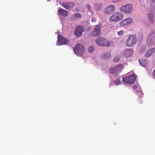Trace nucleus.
I'll return each mask as SVG.
<instances>
[{
	"label": "nucleus",
	"instance_id": "7c9ffc66",
	"mask_svg": "<svg viewBox=\"0 0 155 155\" xmlns=\"http://www.w3.org/2000/svg\"><path fill=\"white\" fill-rule=\"evenodd\" d=\"M124 33V30H121L119 31L117 33V34L118 35L121 36L123 35Z\"/></svg>",
	"mask_w": 155,
	"mask_h": 155
},
{
	"label": "nucleus",
	"instance_id": "412c9836",
	"mask_svg": "<svg viewBox=\"0 0 155 155\" xmlns=\"http://www.w3.org/2000/svg\"><path fill=\"white\" fill-rule=\"evenodd\" d=\"M58 12L64 16H67L68 14V11L63 9H60L58 10Z\"/></svg>",
	"mask_w": 155,
	"mask_h": 155
},
{
	"label": "nucleus",
	"instance_id": "f3484780",
	"mask_svg": "<svg viewBox=\"0 0 155 155\" xmlns=\"http://www.w3.org/2000/svg\"><path fill=\"white\" fill-rule=\"evenodd\" d=\"M148 18L150 22L152 23L155 21V13L150 12L148 14Z\"/></svg>",
	"mask_w": 155,
	"mask_h": 155
},
{
	"label": "nucleus",
	"instance_id": "393cba45",
	"mask_svg": "<svg viewBox=\"0 0 155 155\" xmlns=\"http://www.w3.org/2000/svg\"><path fill=\"white\" fill-rule=\"evenodd\" d=\"M151 8H155V0H150Z\"/></svg>",
	"mask_w": 155,
	"mask_h": 155
},
{
	"label": "nucleus",
	"instance_id": "2eb2a0df",
	"mask_svg": "<svg viewBox=\"0 0 155 155\" xmlns=\"http://www.w3.org/2000/svg\"><path fill=\"white\" fill-rule=\"evenodd\" d=\"M115 10V7L113 5H110L104 10V12L107 14H110Z\"/></svg>",
	"mask_w": 155,
	"mask_h": 155
},
{
	"label": "nucleus",
	"instance_id": "0eeeda50",
	"mask_svg": "<svg viewBox=\"0 0 155 155\" xmlns=\"http://www.w3.org/2000/svg\"><path fill=\"white\" fill-rule=\"evenodd\" d=\"M123 68V66L122 64L116 65L110 68V72L111 74H114L115 75L117 76L122 71Z\"/></svg>",
	"mask_w": 155,
	"mask_h": 155
},
{
	"label": "nucleus",
	"instance_id": "a211bd4d",
	"mask_svg": "<svg viewBox=\"0 0 155 155\" xmlns=\"http://www.w3.org/2000/svg\"><path fill=\"white\" fill-rule=\"evenodd\" d=\"M93 6L94 9L96 11L102 9L103 6V4L100 3H94L93 4Z\"/></svg>",
	"mask_w": 155,
	"mask_h": 155
},
{
	"label": "nucleus",
	"instance_id": "aec40b11",
	"mask_svg": "<svg viewBox=\"0 0 155 155\" xmlns=\"http://www.w3.org/2000/svg\"><path fill=\"white\" fill-rule=\"evenodd\" d=\"M140 64L143 66L146 67L147 66L148 61L146 59H142L139 60Z\"/></svg>",
	"mask_w": 155,
	"mask_h": 155
},
{
	"label": "nucleus",
	"instance_id": "6ab92c4d",
	"mask_svg": "<svg viewBox=\"0 0 155 155\" xmlns=\"http://www.w3.org/2000/svg\"><path fill=\"white\" fill-rule=\"evenodd\" d=\"M81 17V15L79 13L74 14L71 16V18L73 20H77Z\"/></svg>",
	"mask_w": 155,
	"mask_h": 155
},
{
	"label": "nucleus",
	"instance_id": "b1692460",
	"mask_svg": "<svg viewBox=\"0 0 155 155\" xmlns=\"http://www.w3.org/2000/svg\"><path fill=\"white\" fill-rule=\"evenodd\" d=\"M120 26L121 27H124L127 25V23L125 19L122 20L119 23Z\"/></svg>",
	"mask_w": 155,
	"mask_h": 155
},
{
	"label": "nucleus",
	"instance_id": "c756f323",
	"mask_svg": "<svg viewBox=\"0 0 155 155\" xmlns=\"http://www.w3.org/2000/svg\"><path fill=\"white\" fill-rule=\"evenodd\" d=\"M120 80L118 78H117L114 81V83L118 85V84L120 83Z\"/></svg>",
	"mask_w": 155,
	"mask_h": 155
},
{
	"label": "nucleus",
	"instance_id": "dca6fc26",
	"mask_svg": "<svg viewBox=\"0 0 155 155\" xmlns=\"http://www.w3.org/2000/svg\"><path fill=\"white\" fill-rule=\"evenodd\" d=\"M155 52V48L150 49L147 51L144 54V56L146 58H149Z\"/></svg>",
	"mask_w": 155,
	"mask_h": 155
},
{
	"label": "nucleus",
	"instance_id": "f8f14e48",
	"mask_svg": "<svg viewBox=\"0 0 155 155\" xmlns=\"http://www.w3.org/2000/svg\"><path fill=\"white\" fill-rule=\"evenodd\" d=\"M62 5L65 9L70 10L74 7L75 4L72 2H63Z\"/></svg>",
	"mask_w": 155,
	"mask_h": 155
},
{
	"label": "nucleus",
	"instance_id": "2f4dec72",
	"mask_svg": "<svg viewBox=\"0 0 155 155\" xmlns=\"http://www.w3.org/2000/svg\"><path fill=\"white\" fill-rule=\"evenodd\" d=\"M96 18H95V17H92L91 19V21L92 22H95L96 21Z\"/></svg>",
	"mask_w": 155,
	"mask_h": 155
},
{
	"label": "nucleus",
	"instance_id": "f03ea898",
	"mask_svg": "<svg viewBox=\"0 0 155 155\" xmlns=\"http://www.w3.org/2000/svg\"><path fill=\"white\" fill-rule=\"evenodd\" d=\"M155 43V33L153 31H151L147 37V44L149 48L154 46Z\"/></svg>",
	"mask_w": 155,
	"mask_h": 155
},
{
	"label": "nucleus",
	"instance_id": "20e7f679",
	"mask_svg": "<svg viewBox=\"0 0 155 155\" xmlns=\"http://www.w3.org/2000/svg\"><path fill=\"white\" fill-rule=\"evenodd\" d=\"M136 77L132 74V75L126 76L123 78V83L125 85H130L133 84L135 81Z\"/></svg>",
	"mask_w": 155,
	"mask_h": 155
},
{
	"label": "nucleus",
	"instance_id": "c85d7f7f",
	"mask_svg": "<svg viewBox=\"0 0 155 155\" xmlns=\"http://www.w3.org/2000/svg\"><path fill=\"white\" fill-rule=\"evenodd\" d=\"M127 25L130 24L132 21V19L131 18H128L125 19Z\"/></svg>",
	"mask_w": 155,
	"mask_h": 155
},
{
	"label": "nucleus",
	"instance_id": "f257e3e1",
	"mask_svg": "<svg viewBox=\"0 0 155 155\" xmlns=\"http://www.w3.org/2000/svg\"><path fill=\"white\" fill-rule=\"evenodd\" d=\"M95 42L98 45L102 47H108L112 44L111 41H108L101 37L97 38L95 40Z\"/></svg>",
	"mask_w": 155,
	"mask_h": 155
},
{
	"label": "nucleus",
	"instance_id": "72a5a7b5",
	"mask_svg": "<svg viewBox=\"0 0 155 155\" xmlns=\"http://www.w3.org/2000/svg\"><path fill=\"white\" fill-rule=\"evenodd\" d=\"M121 0H113V1L114 2H118L120 1Z\"/></svg>",
	"mask_w": 155,
	"mask_h": 155
},
{
	"label": "nucleus",
	"instance_id": "cd10ccee",
	"mask_svg": "<svg viewBox=\"0 0 155 155\" xmlns=\"http://www.w3.org/2000/svg\"><path fill=\"white\" fill-rule=\"evenodd\" d=\"M120 58V55L116 56L114 58L113 61L114 62H117L119 61Z\"/></svg>",
	"mask_w": 155,
	"mask_h": 155
},
{
	"label": "nucleus",
	"instance_id": "a878e982",
	"mask_svg": "<svg viewBox=\"0 0 155 155\" xmlns=\"http://www.w3.org/2000/svg\"><path fill=\"white\" fill-rule=\"evenodd\" d=\"M137 94L140 97H141L143 95V93L140 89H139L138 91H136Z\"/></svg>",
	"mask_w": 155,
	"mask_h": 155
},
{
	"label": "nucleus",
	"instance_id": "6e6552de",
	"mask_svg": "<svg viewBox=\"0 0 155 155\" xmlns=\"http://www.w3.org/2000/svg\"><path fill=\"white\" fill-rule=\"evenodd\" d=\"M73 50L75 54L78 56H81L84 52V46L80 44L76 45Z\"/></svg>",
	"mask_w": 155,
	"mask_h": 155
},
{
	"label": "nucleus",
	"instance_id": "9b49d317",
	"mask_svg": "<svg viewBox=\"0 0 155 155\" xmlns=\"http://www.w3.org/2000/svg\"><path fill=\"white\" fill-rule=\"evenodd\" d=\"M84 31V27L82 26L79 25L77 26L75 28L74 34L77 37H80L82 34V33Z\"/></svg>",
	"mask_w": 155,
	"mask_h": 155
},
{
	"label": "nucleus",
	"instance_id": "473e14b6",
	"mask_svg": "<svg viewBox=\"0 0 155 155\" xmlns=\"http://www.w3.org/2000/svg\"><path fill=\"white\" fill-rule=\"evenodd\" d=\"M153 77L155 78V69L153 71Z\"/></svg>",
	"mask_w": 155,
	"mask_h": 155
},
{
	"label": "nucleus",
	"instance_id": "4468645a",
	"mask_svg": "<svg viewBox=\"0 0 155 155\" xmlns=\"http://www.w3.org/2000/svg\"><path fill=\"white\" fill-rule=\"evenodd\" d=\"M134 53L133 50L130 48L127 49L125 50L123 52L122 55L126 58L130 57Z\"/></svg>",
	"mask_w": 155,
	"mask_h": 155
},
{
	"label": "nucleus",
	"instance_id": "c9c22d12",
	"mask_svg": "<svg viewBox=\"0 0 155 155\" xmlns=\"http://www.w3.org/2000/svg\"><path fill=\"white\" fill-rule=\"evenodd\" d=\"M47 2L49 1L50 0H46Z\"/></svg>",
	"mask_w": 155,
	"mask_h": 155
},
{
	"label": "nucleus",
	"instance_id": "4be33fe9",
	"mask_svg": "<svg viewBox=\"0 0 155 155\" xmlns=\"http://www.w3.org/2000/svg\"><path fill=\"white\" fill-rule=\"evenodd\" d=\"M86 7L89 12L92 15H94V12L92 9L91 5L89 4H87L86 5Z\"/></svg>",
	"mask_w": 155,
	"mask_h": 155
},
{
	"label": "nucleus",
	"instance_id": "423d86ee",
	"mask_svg": "<svg viewBox=\"0 0 155 155\" xmlns=\"http://www.w3.org/2000/svg\"><path fill=\"white\" fill-rule=\"evenodd\" d=\"M137 42V39L134 35H130L125 43V45L128 47H131L136 44Z\"/></svg>",
	"mask_w": 155,
	"mask_h": 155
},
{
	"label": "nucleus",
	"instance_id": "1a4fd4ad",
	"mask_svg": "<svg viewBox=\"0 0 155 155\" xmlns=\"http://www.w3.org/2000/svg\"><path fill=\"white\" fill-rule=\"evenodd\" d=\"M101 25H95L93 31L91 33L94 37H98L101 35Z\"/></svg>",
	"mask_w": 155,
	"mask_h": 155
},
{
	"label": "nucleus",
	"instance_id": "7ed1b4c3",
	"mask_svg": "<svg viewBox=\"0 0 155 155\" xmlns=\"http://www.w3.org/2000/svg\"><path fill=\"white\" fill-rule=\"evenodd\" d=\"M124 16L123 14L120 12H115L109 18V21L111 22H116L122 20Z\"/></svg>",
	"mask_w": 155,
	"mask_h": 155
},
{
	"label": "nucleus",
	"instance_id": "5701e85b",
	"mask_svg": "<svg viewBox=\"0 0 155 155\" xmlns=\"http://www.w3.org/2000/svg\"><path fill=\"white\" fill-rule=\"evenodd\" d=\"M147 46L145 45H142L140 48V53H143L146 50Z\"/></svg>",
	"mask_w": 155,
	"mask_h": 155
},
{
	"label": "nucleus",
	"instance_id": "39448f33",
	"mask_svg": "<svg viewBox=\"0 0 155 155\" xmlns=\"http://www.w3.org/2000/svg\"><path fill=\"white\" fill-rule=\"evenodd\" d=\"M133 10V5L130 3L127 4L122 5L120 8V11L126 14L131 13Z\"/></svg>",
	"mask_w": 155,
	"mask_h": 155
},
{
	"label": "nucleus",
	"instance_id": "f704fd0d",
	"mask_svg": "<svg viewBox=\"0 0 155 155\" xmlns=\"http://www.w3.org/2000/svg\"><path fill=\"white\" fill-rule=\"evenodd\" d=\"M133 87L134 89H136L137 88V86L136 85H134Z\"/></svg>",
	"mask_w": 155,
	"mask_h": 155
},
{
	"label": "nucleus",
	"instance_id": "ddd939ff",
	"mask_svg": "<svg viewBox=\"0 0 155 155\" xmlns=\"http://www.w3.org/2000/svg\"><path fill=\"white\" fill-rule=\"evenodd\" d=\"M111 57V51H106L100 54L101 58L104 60H108Z\"/></svg>",
	"mask_w": 155,
	"mask_h": 155
},
{
	"label": "nucleus",
	"instance_id": "9d476101",
	"mask_svg": "<svg viewBox=\"0 0 155 155\" xmlns=\"http://www.w3.org/2000/svg\"><path fill=\"white\" fill-rule=\"evenodd\" d=\"M57 45H61L67 44L69 41L66 38H63L61 35H58Z\"/></svg>",
	"mask_w": 155,
	"mask_h": 155
},
{
	"label": "nucleus",
	"instance_id": "bb28decb",
	"mask_svg": "<svg viewBox=\"0 0 155 155\" xmlns=\"http://www.w3.org/2000/svg\"><path fill=\"white\" fill-rule=\"evenodd\" d=\"M94 50V47L93 46H91L88 48V51L90 53H92Z\"/></svg>",
	"mask_w": 155,
	"mask_h": 155
}]
</instances>
